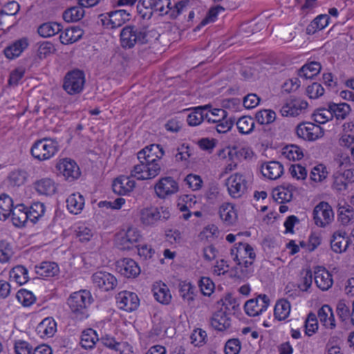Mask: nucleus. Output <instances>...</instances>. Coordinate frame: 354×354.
<instances>
[{
  "instance_id": "f257e3e1",
  "label": "nucleus",
  "mask_w": 354,
  "mask_h": 354,
  "mask_svg": "<svg viewBox=\"0 0 354 354\" xmlns=\"http://www.w3.org/2000/svg\"><path fill=\"white\" fill-rule=\"evenodd\" d=\"M230 255L236 262V272L240 278H248L254 272L253 263L256 254L248 243L239 242L231 249Z\"/></svg>"
},
{
  "instance_id": "f03ea898",
  "label": "nucleus",
  "mask_w": 354,
  "mask_h": 354,
  "mask_svg": "<svg viewBox=\"0 0 354 354\" xmlns=\"http://www.w3.org/2000/svg\"><path fill=\"white\" fill-rule=\"evenodd\" d=\"M92 302L89 291L81 290L71 295L68 299V305L76 319H83L88 317V307Z\"/></svg>"
},
{
  "instance_id": "7ed1b4c3",
  "label": "nucleus",
  "mask_w": 354,
  "mask_h": 354,
  "mask_svg": "<svg viewBox=\"0 0 354 354\" xmlns=\"http://www.w3.org/2000/svg\"><path fill=\"white\" fill-rule=\"evenodd\" d=\"M121 45L125 48H131L136 44H145L149 41L146 27L127 26L120 32Z\"/></svg>"
},
{
  "instance_id": "20e7f679",
  "label": "nucleus",
  "mask_w": 354,
  "mask_h": 354,
  "mask_svg": "<svg viewBox=\"0 0 354 354\" xmlns=\"http://www.w3.org/2000/svg\"><path fill=\"white\" fill-rule=\"evenodd\" d=\"M59 150L58 142L53 139L44 138L37 140L30 149L32 156L39 160L52 158Z\"/></svg>"
},
{
  "instance_id": "39448f33",
  "label": "nucleus",
  "mask_w": 354,
  "mask_h": 354,
  "mask_svg": "<svg viewBox=\"0 0 354 354\" xmlns=\"http://www.w3.org/2000/svg\"><path fill=\"white\" fill-rule=\"evenodd\" d=\"M171 216L168 207H145L140 212V220L146 226H153L158 221H166Z\"/></svg>"
},
{
  "instance_id": "423d86ee",
  "label": "nucleus",
  "mask_w": 354,
  "mask_h": 354,
  "mask_svg": "<svg viewBox=\"0 0 354 354\" xmlns=\"http://www.w3.org/2000/svg\"><path fill=\"white\" fill-rule=\"evenodd\" d=\"M142 239L140 230L135 227H129L126 231L117 236V245L120 250H130L138 248V243Z\"/></svg>"
},
{
  "instance_id": "0eeeda50",
  "label": "nucleus",
  "mask_w": 354,
  "mask_h": 354,
  "mask_svg": "<svg viewBox=\"0 0 354 354\" xmlns=\"http://www.w3.org/2000/svg\"><path fill=\"white\" fill-rule=\"evenodd\" d=\"M140 164L133 167L131 176L138 180L152 179L157 176L161 170L160 164L148 163L144 160H139Z\"/></svg>"
},
{
  "instance_id": "6e6552de",
  "label": "nucleus",
  "mask_w": 354,
  "mask_h": 354,
  "mask_svg": "<svg viewBox=\"0 0 354 354\" xmlns=\"http://www.w3.org/2000/svg\"><path fill=\"white\" fill-rule=\"evenodd\" d=\"M84 82V73L79 70L73 71L66 75L63 88L69 95L77 94L83 90Z\"/></svg>"
},
{
  "instance_id": "1a4fd4ad",
  "label": "nucleus",
  "mask_w": 354,
  "mask_h": 354,
  "mask_svg": "<svg viewBox=\"0 0 354 354\" xmlns=\"http://www.w3.org/2000/svg\"><path fill=\"white\" fill-rule=\"evenodd\" d=\"M58 174L62 176L68 181L77 179L81 174L80 167L77 163L70 158H63L56 165Z\"/></svg>"
},
{
  "instance_id": "9d476101",
  "label": "nucleus",
  "mask_w": 354,
  "mask_h": 354,
  "mask_svg": "<svg viewBox=\"0 0 354 354\" xmlns=\"http://www.w3.org/2000/svg\"><path fill=\"white\" fill-rule=\"evenodd\" d=\"M313 214L315 225L322 227L331 223L334 216L331 206L324 201L315 207Z\"/></svg>"
},
{
  "instance_id": "9b49d317",
  "label": "nucleus",
  "mask_w": 354,
  "mask_h": 354,
  "mask_svg": "<svg viewBox=\"0 0 354 354\" xmlns=\"http://www.w3.org/2000/svg\"><path fill=\"white\" fill-rule=\"evenodd\" d=\"M93 284L104 292L115 289L118 284V279L111 273L105 271H97L93 274Z\"/></svg>"
},
{
  "instance_id": "f8f14e48",
  "label": "nucleus",
  "mask_w": 354,
  "mask_h": 354,
  "mask_svg": "<svg viewBox=\"0 0 354 354\" xmlns=\"http://www.w3.org/2000/svg\"><path fill=\"white\" fill-rule=\"evenodd\" d=\"M103 26H111V28L121 26L130 19V14L126 10H117L100 15Z\"/></svg>"
},
{
  "instance_id": "ddd939ff",
  "label": "nucleus",
  "mask_w": 354,
  "mask_h": 354,
  "mask_svg": "<svg viewBox=\"0 0 354 354\" xmlns=\"http://www.w3.org/2000/svg\"><path fill=\"white\" fill-rule=\"evenodd\" d=\"M226 185L229 194L234 198L241 197L247 189V181L245 177L239 173L230 176L226 180Z\"/></svg>"
},
{
  "instance_id": "4468645a",
  "label": "nucleus",
  "mask_w": 354,
  "mask_h": 354,
  "mask_svg": "<svg viewBox=\"0 0 354 354\" xmlns=\"http://www.w3.org/2000/svg\"><path fill=\"white\" fill-rule=\"evenodd\" d=\"M297 136L305 140L314 141L324 135L323 129L312 122H303L296 129Z\"/></svg>"
},
{
  "instance_id": "2eb2a0df",
  "label": "nucleus",
  "mask_w": 354,
  "mask_h": 354,
  "mask_svg": "<svg viewBox=\"0 0 354 354\" xmlns=\"http://www.w3.org/2000/svg\"><path fill=\"white\" fill-rule=\"evenodd\" d=\"M116 303L119 308L127 312L136 310L140 305L138 295L132 292L122 291L116 295Z\"/></svg>"
},
{
  "instance_id": "dca6fc26",
  "label": "nucleus",
  "mask_w": 354,
  "mask_h": 354,
  "mask_svg": "<svg viewBox=\"0 0 354 354\" xmlns=\"http://www.w3.org/2000/svg\"><path fill=\"white\" fill-rule=\"evenodd\" d=\"M156 194L160 198L176 194L178 191V183L170 176L160 178L154 186Z\"/></svg>"
},
{
  "instance_id": "f3484780",
  "label": "nucleus",
  "mask_w": 354,
  "mask_h": 354,
  "mask_svg": "<svg viewBox=\"0 0 354 354\" xmlns=\"http://www.w3.org/2000/svg\"><path fill=\"white\" fill-rule=\"evenodd\" d=\"M270 304V299L266 295H260L256 299H252L245 302L244 308L246 314L255 317L265 311Z\"/></svg>"
},
{
  "instance_id": "a211bd4d",
  "label": "nucleus",
  "mask_w": 354,
  "mask_h": 354,
  "mask_svg": "<svg viewBox=\"0 0 354 354\" xmlns=\"http://www.w3.org/2000/svg\"><path fill=\"white\" fill-rule=\"evenodd\" d=\"M164 153L163 148L160 145L152 144L145 147L138 153V159L144 160L148 163L159 164Z\"/></svg>"
},
{
  "instance_id": "6ab92c4d",
  "label": "nucleus",
  "mask_w": 354,
  "mask_h": 354,
  "mask_svg": "<svg viewBox=\"0 0 354 354\" xmlns=\"http://www.w3.org/2000/svg\"><path fill=\"white\" fill-rule=\"evenodd\" d=\"M308 107L307 102L297 98H292L287 100L286 103L281 107L280 112L283 116H297L302 110Z\"/></svg>"
},
{
  "instance_id": "aec40b11",
  "label": "nucleus",
  "mask_w": 354,
  "mask_h": 354,
  "mask_svg": "<svg viewBox=\"0 0 354 354\" xmlns=\"http://www.w3.org/2000/svg\"><path fill=\"white\" fill-rule=\"evenodd\" d=\"M117 269L122 275L127 278H134L140 272V268L138 263L129 258H124L119 261L117 264Z\"/></svg>"
},
{
  "instance_id": "412c9836",
  "label": "nucleus",
  "mask_w": 354,
  "mask_h": 354,
  "mask_svg": "<svg viewBox=\"0 0 354 354\" xmlns=\"http://www.w3.org/2000/svg\"><path fill=\"white\" fill-rule=\"evenodd\" d=\"M314 279L317 286L322 290H328L333 283L331 274L324 267L315 268Z\"/></svg>"
},
{
  "instance_id": "4be33fe9",
  "label": "nucleus",
  "mask_w": 354,
  "mask_h": 354,
  "mask_svg": "<svg viewBox=\"0 0 354 354\" xmlns=\"http://www.w3.org/2000/svg\"><path fill=\"white\" fill-rule=\"evenodd\" d=\"M351 242V240L347 237V234L345 231H337L333 233L330 240L331 249L336 253H342L346 251Z\"/></svg>"
},
{
  "instance_id": "5701e85b",
  "label": "nucleus",
  "mask_w": 354,
  "mask_h": 354,
  "mask_svg": "<svg viewBox=\"0 0 354 354\" xmlns=\"http://www.w3.org/2000/svg\"><path fill=\"white\" fill-rule=\"evenodd\" d=\"M135 184V181L129 177L120 176L113 183V191L118 195H125L133 190Z\"/></svg>"
},
{
  "instance_id": "b1692460",
  "label": "nucleus",
  "mask_w": 354,
  "mask_h": 354,
  "mask_svg": "<svg viewBox=\"0 0 354 354\" xmlns=\"http://www.w3.org/2000/svg\"><path fill=\"white\" fill-rule=\"evenodd\" d=\"M211 326L218 331H223L230 328V318L222 309L215 312L210 319Z\"/></svg>"
},
{
  "instance_id": "393cba45",
  "label": "nucleus",
  "mask_w": 354,
  "mask_h": 354,
  "mask_svg": "<svg viewBox=\"0 0 354 354\" xmlns=\"http://www.w3.org/2000/svg\"><path fill=\"white\" fill-rule=\"evenodd\" d=\"M261 171L265 177L270 180H275L281 176L283 167L279 162L271 161L262 165Z\"/></svg>"
},
{
  "instance_id": "a878e982",
  "label": "nucleus",
  "mask_w": 354,
  "mask_h": 354,
  "mask_svg": "<svg viewBox=\"0 0 354 354\" xmlns=\"http://www.w3.org/2000/svg\"><path fill=\"white\" fill-rule=\"evenodd\" d=\"M35 271L40 278H48L57 275L59 269L56 263L44 261L39 266H35Z\"/></svg>"
},
{
  "instance_id": "bb28decb",
  "label": "nucleus",
  "mask_w": 354,
  "mask_h": 354,
  "mask_svg": "<svg viewBox=\"0 0 354 354\" xmlns=\"http://www.w3.org/2000/svg\"><path fill=\"white\" fill-rule=\"evenodd\" d=\"M320 322L326 328L334 329L336 326L334 314L331 307L328 305L322 306L317 313Z\"/></svg>"
},
{
  "instance_id": "cd10ccee",
  "label": "nucleus",
  "mask_w": 354,
  "mask_h": 354,
  "mask_svg": "<svg viewBox=\"0 0 354 354\" xmlns=\"http://www.w3.org/2000/svg\"><path fill=\"white\" fill-rule=\"evenodd\" d=\"M155 299L162 304H168L171 299V295L167 286L163 283H156L152 288Z\"/></svg>"
},
{
  "instance_id": "c85d7f7f",
  "label": "nucleus",
  "mask_w": 354,
  "mask_h": 354,
  "mask_svg": "<svg viewBox=\"0 0 354 354\" xmlns=\"http://www.w3.org/2000/svg\"><path fill=\"white\" fill-rule=\"evenodd\" d=\"M84 34V31L78 26H73L66 28L59 35V40L62 44L67 45L76 42L80 39Z\"/></svg>"
},
{
  "instance_id": "c756f323",
  "label": "nucleus",
  "mask_w": 354,
  "mask_h": 354,
  "mask_svg": "<svg viewBox=\"0 0 354 354\" xmlns=\"http://www.w3.org/2000/svg\"><path fill=\"white\" fill-rule=\"evenodd\" d=\"M28 46L27 39L22 38L18 39L4 49V55L10 59H15L19 57Z\"/></svg>"
},
{
  "instance_id": "7c9ffc66",
  "label": "nucleus",
  "mask_w": 354,
  "mask_h": 354,
  "mask_svg": "<svg viewBox=\"0 0 354 354\" xmlns=\"http://www.w3.org/2000/svg\"><path fill=\"white\" fill-rule=\"evenodd\" d=\"M293 186L291 185H282L274 188L272 191L273 199L279 203L288 202L292 196Z\"/></svg>"
},
{
  "instance_id": "2f4dec72",
  "label": "nucleus",
  "mask_w": 354,
  "mask_h": 354,
  "mask_svg": "<svg viewBox=\"0 0 354 354\" xmlns=\"http://www.w3.org/2000/svg\"><path fill=\"white\" fill-rule=\"evenodd\" d=\"M12 221L15 226L21 227L24 226L28 218L27 207L24 204L17 205L12 209L11 214Z\"/></svg>"
},
{
  "instance_id": "473e14b6",
  "label": "nucleus",
  "mask_w": 354,
  "mask_h": 354,
  "mask_svg": "<svg viewBox=\"0 0 354 354\" xmlns=\"http://www.w3.org/2000/svg\"><path fill=\"white\" fill-rule=\"evenodd\" d=\"M219 216L221 219L227 225H232L236 220L237 214L232 204L226 203L219 207Z\"/></svg>"
},
{
  "instance_id": "72a5a7b5",
  "label": "nucleus",
  "mask_w": 354,
  "mask_h": 354,
  "mask_svg": "<svg viewBox=\"0 0 354 354\" xmlns=\"http://www.w3.org/2000/svg\"><path fill=\"white\" fill-rule=\"evenodd\" d=\"M84 206V198L80 193L71 194L66 199V207L68 211L74 214L81 212Z\"/></svg>"
},
{
  "instance_id": "f704fd0d",
  "label": "nucleus",
  "mask_w": 354,
  "mask_h": 354,
  "mask_svg": "<svg viewBox=\"0 0 354 354\" xmlns=\"http://www.w3.org/2000/svg\"><path fill=\"white\" fill-rule=\"evenodd\" d=\"M145 5L152 6L154 12L160 15H168L170 17L171 3L170 0H144Z\"/></svg>"
},
{
  "instance_id": "c9c22d12",
  "label": "nucleus",
  "mask_w": 354,
  "mask_h": 354,
  "mask_svg": "<svg viewBox=\"0 0 354 354\" xmlns=\"http://www.w3.org/2000/svg\"><path fill=\"white\" fill-rule=\"evenodd\" d=\"M330 17L328 15H320L315 17L306 28L308 35H313L316 32L326 28L330 21Z\"/></svg>"
},
{
  "instance_id": "e433bc0d",
  "label": "nucleus",
  "mask_w": 354,
  "mask_h": 354,
  "mask_svg": "<svg viewBox=\"0 0 354 354\" xmlns=\"http://www.w3.org/2000/svg\"><path fill=\"white\" fill-rule=\"evenodd\" d=\"M35 187L39 194L50 196L56 192V185L55 182L50 178H42L37 180L35 184Z\"/></svg>"
},
{
  "instance_id": "4c0bfd02",
  "label": "nucleus",
  "mask_w": 354,
  "mask_h": 354,
  "mask_svg": "<svg viewBox=\"0 0 354 354\" xmlns=\"http://www.w3.org/2000/svg\"><path fill=\"white\" fill-rule=\"evenodd\" d=\"M321 68V64L319 62H311L304 65L299 70L298 75L304 79H312L319 73Z\"/></svg>"
},
{
  "instance_id": "58836bf2",
  "label": "nucleus",
  "mask_w": 354,
  "mask_h": 354,
  "mask_svg": "<svg viewBox=\"0 0 354 354\" xmlns=\"http://www.w3.org/2000/svg\"><path fill=\"white\" fill-rule=\"evenodd\" d=\"M56 326L57 324L53 319L47 317L39 323L37 327V330L41 337H52L56 332Z\"/></svg>"
},
{
  "instance_id": "ea45409f",
  "label": "nucleus",
  "mask_w": 354,
  "mask_h": 354,
  "mask_svg": "<svg viewBox=\"0 0 354 354\" xmlns=\"http://www.w3.org/2000/svg\"><path fill=\"white\" fill-rule=\"evenodd\" d=\"M14 207L12 199L8 195H0V220L4 221L8 218Z\"/></svg>"
},
{
  "instance_id": "a19ab883",
  "label": "nucleus",
  "mask_w": 354,
  "mask_h": 354,
  "mask_svg": "<svg viewBox=\"0 0 354 354\" xmlns=\"http://www.w3.org/2000/svg\"><path fill=\"white\" fill-rule=\"evenodd\" d=\"M207 105L197 106L193 109L192 111L187 115V122L189 126L199 125L205 120V114Z\"/></svg>"
},
{
  "instance_id": "79ce46f5",
  "label": "nucleus",
  "mask_w": 354,
  "mask_h": 354,
  "mask_svg": "<svg viewBox=\"0 0 354 354\" xmlns=\"http://www.w3.org/2000/svg\"><path fill=\"white\" fill-rule=\"evenodd\" d=\"M99 340L98 336L92 328L84 330L81 335L80 344L86 349H91L94 347L96 342Z\"/></svg>"
},
{
  "instance_id": "37998d69",
  "label": "nucleus",
  "mask_w": 354,
  "mask_h": 354,
  "mask_svg": "<svg viewBox=\"0 0 354 354\" xmlns=\"http://www.w3.org/2000/svg\"><path fill=\"white\" fill-rule=\"evenodd\" d=\"M290 313V304L286 299H280L275 304L274 315L279 321L285 320Z\"/></svg>"
},
{
  "instance_id": "c03bdc74",
  "label": "nucleus",
  "mask_w": 354,
  "mask_h": 354,
  "mask_svg": "<svg viewBox=\"0 0 354 354\" xmlns=\"http://www.w3.org/2000/svg\"><path fill=\"white\" fill-rule=\"evenodd\" d=\"M62 30V26L56 22H48L41 24L37 32L42 37H49L59 33Z\"/></svg>"
},
{
  "instance_id": "a18cd8bd",
  "label": "nucleus",
  "mask_w": 354,
  "mask_h": 354,
  "mask_svg": "<svg viewBox=\"0 0 354 354\" xmlns=\"http://www.w3.org/2000/svg\"><path fill=\"white\" fill-rule=\"evenodd\" d=\"M338 220L343 225L354 222V208L349 205H343L338 209Z\"/></svg>"
},
{
  "instance_id": "49530a36",
  "label": "nucleus",
  "mask_w": 354,
  "mask_h": 354,
  "mask_svg": "<svg viewBox=\"0 0 354 354\" xmlns=\"http://www.w3.org/2000/svg\"><path fill=\"white\" fill-rule=\"evenodd\" d=\"M84 16V8L79 5L66 10L63 13V19L68 23L76 22Z\"/></svg>"
},
{
  "instance_id": "de8ad7c7",
  "label": "nucleus",
  "mask_w": 354,
  "mask_h": 354,
  "mask_svg": "<svg viewBox=\"0 0 354 354\" xmlns=\"http://www.w3.org/2000/svg\"><path fill=\"white\" fill-rule=\"evenodd\" d=\"M10 277L19 285H24L28 281L27 269L23 266H17L10 272Z\"/></svg>"
},
{
  "instance_id": "09e8293b",
  "label": "nucleus",
  "mask_w": 354,
  "mask_h": 354,
  "mask_svg": "<svg viewBox=\"0 0 354 354\" xmlns=\"http://www.w3.org/2000/svg\"><path fill=\"white\" fill-rule=\"evenodd\" d=\"M330 109L333 113V117L337 120H344L351 111L350 106L346 103H330Z\"/></svg>"
},
{
  "instance_id": "8fccbe9b",
  "label": "nucleus",
  "mask_w": 354,
  "mask_h": 354,
  "mask_svg": "<svg viewBox=\"0 0 354 354\" xmlns=\"http://www.w3.org/2000/svg\"><path fill=\"white\" fill-rule=\"evenodd\" d=\"M227 117V113L225 110L223 109H214L212 111H209L207 105L205 118L207 122L216 124L221 120L225 119Z\"/></svg>"
},
{
  "instance_id": "3c124183",
  "label": "nucleus",
  "mask_w": 354,
  "mask_h": 354,
  "mask_svg": "<svg viewBox=\"0 0 354 354\" xmlns=\"http://www.w3.org/2000/svg\"><path fill=\"white\" fill-rule=\"evenodd\" d=\"M14 251L10 243L6 240H0V263H9L12 258Z\"/></svg>"
},
{
  "instance_id": "603ef678",
  "label": "nucleus",
  "mask_w": 354,
  "mask_h": 354,
  "mask_svg": "<svg viewBox=\"0 0 354 354\" xmlns=\"http://www.w3.org/2000/svg\"><path fill=\"white\" fill-rule=\"evenodd\" d=\"M27 212L29 220L32 223H36L44 214L45 206L40 202L34 203L27 208Z\"/></svg>"
},
{
  "instance_id": "864d4df0",
  "label": "nucleus",
  "mask_w": 354,
  "mask_h": 354,
  "mask_svg": "<svg viewBox=\"0 0 354 354\" xmlns=\"http://www.w3.org/2000/svg\"><path fill=\"white\" fill-rule=\"evenodd\" d=\"M236 126L241 133L249 134L254 129V121L251 117L243 116L238 120L236 122Z\"/></svg>"
},
{
  "instance_id": "5fc2aeb1",
  "label": "nucleus",
  "mask_w": 354,
  "mask_h": 354,
  "mask_svg": "<svg viewBox=\"0 0 354 354\" xmlns=\"http://www.w3.org/2000/svg\"><path fill=\"white\" fill-rule=\"evenodd\" d=\"M314 120L319 124H324L333 118V113L330 109V103L328 108L317 109L313 114Z\"/></svg>"
},
{
  "instance_id": "6e6d98bb",
  "label": "nucleus",
  "mask_w": 354,
  "mask_h": 354,
  "mask_svg": "<svg viewBox=\"0 0 354 354\" xmlns=\"http://www.w3.org/2000/svg\"><path fill=\"white\" fill-rule=\"evenodd\" d=\"M283 154L289 160H298L304 157L303 150L297 145H288L283 149Z\"/></svg>"
},
{
  "instance_id": "4d7b16f0",
  "label": "nucleus",
  "mask_w": 354,
  "mask_h": 354,
  "mask_svg": "<svg viewBox=\"0 0 354 354\" xmlns=\"http://www.w3.org/2000/svg\"><path fill=\"white\" fill-rule=\"evenodd\" d=\"M255 118L260 124H267L275 120L276 113L272 110H261L256 113Z\"/></svg>"
},
{
  "instance_id": "13d9d810",
  "label": "nucleus",
  "mask_w": 354,
  "mask_h": 354,
  "mask_svg": "<svg viewBox=\"0 0 354 354\" xmlns=\"http://www.w3.org/2000/svg\"><path fill=\"white\" fill-rule=\"evenodd\" d=\"M305 333L308 336H311L318 328L317 318L315 313H310L305 321Z\"/></svg>"
},
{
  "instance_id": "bf43d9fd",
  "label": "nucleus",
  "mask_w": 354,
  "mask_h": 354,
  "mask_svg": "<svg viewBox=\"0 0 354 354\" xmlns=\"http://www.w3.org/2000/svg\"><path fill=\"white\" fill-rule=\"evenodd\" d=\"M336 313L339 319L342 322H346L351 317V311L349 306L344 300L338 301L336 307Z\"/></svg>"
},
{
  "instance_id": "052dcab7",
  "label": "nucleus",
  "mask_w": 354,
  "mask_h": 354,
  "mask_svg": "<svg viewBox=\"0 0 354 354\" xmlns=\"http://www.w3.org/2000/svg\"><path fill=\"white\" fill-rule=\"evenodd\" d=\"M194 288L190 283L183 282L179 284V292L180 297L189 304L194 300Z\"/></svg>"
},
{
  "instance_id": "680f3d73",
  "label": "nucleus",
  "mask_w": 354,
  "mask_h": 354,
  "mask_svg": "<svg viewBox=\"0 0 354 354\" xmlns=\"http://www.w3.org/2000/svg\"><path fill=\"white\" fill-rule=\"evenodd\" d=\"M20 9V6L16 1L8 3L3 9L0 10V19L3 20L5 16L15 15Z\"/></svg>"
},
{
  "instance_id": "e2e57ef3",
  "label": "nucleus",
  "mask_w": 354,
  "mask_h": 354,
  "mask_svg": "<svg viewBox=\"0 0 354 354\" xmlns=\"http://www.w3.org/2000/svg\"><path fill=\"white\" fill-rule=\"evenodd\" d=\"M327 174L326 167L323 165H319L313 168L310 178L315 182H321L326 178Z\"/></svg>"
},
{
  "instance_id": "0e129e2a",
  "label": "nucleus",
  "mask_w": 354,
  "mask_h": 354,
  "mask_svg": "<svg viewBox=\"0 0 354 354\" xmlns=\"http://www.w3.org/2000/svg\"><path fill=\"white\" fill-rule=\"evenodd\" d=\"M26 179V173L24 171H13L9 175L10 183L13 186H20L23 185Z\"/></svg>"
},
{
  "instance_id": "69168bd1",
  "label": "nucleus",
  "mask_w": 354,
  "mask_h": 354,
  "mask_svg": "<svg viewBox=\"0 0 354 354\" xmlns=\"http://www.w3.org/2000/svg\"><path fill=\"white\" fill-rule=\"evenodd\" d=\"M198 286L203 295L210 296L214 289V283L209 277H201Z\"/></svg>"
},
{
  "instance_id": "338daca9",
  "label": "nucleus",
  "mask_w": 354,
  "mask_h": 354,
  "mask_svg": "<svg viewBox=\"0 0 354 354\" xmlns=\"http://www.w3.org/2000/svg\"><path fill=\"white\" fill-rule=\"evenodd\" d=\"M19 301L24 306H30L35 300L33 294L28 290H20L17 294Z\"/></svg>"
},
{
  "instance_id": "774afa93",
  "label": "nucleus",
  "mask_w": 354,
  "mask_h": 354,
  "mask_svg": "<svg viewBox=\"0 0 354 354\" xmlns=\"http://www.w3.org/2000/svg\"><path fill=\"white\" fill-rule=\"evenodd\" d=\"M241 345L239 339L233 338L227 341L225 345V354H238L241 350Z\"/></svg>"
}]
</instances>
